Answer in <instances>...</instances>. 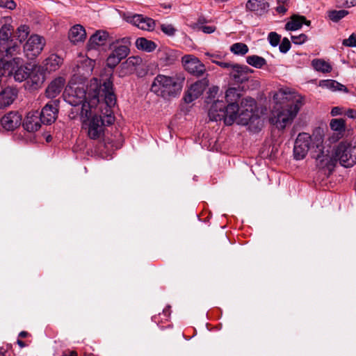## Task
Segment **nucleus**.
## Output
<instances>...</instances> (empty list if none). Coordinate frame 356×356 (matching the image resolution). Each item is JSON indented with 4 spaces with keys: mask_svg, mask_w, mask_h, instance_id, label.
<instances>
[{
    "mask_svg": "<svg viewBox=\"0 0 356 356\" xmlns=\"http://www.w3.org/2000/svg\"><path fill=\"white\" fill-rule=\"evenodd\" d=\"M216 28L214 26H201L198 27V30L203 31L205 33H212L216 31Z\"/></svg>",
    "mask_w": 356,
    "mask_h": 356,
    "instance_id": "3c124183",
    "label": "nucleus"
},
{
    "mask_svg": "<svg viewBox=\"0 0 356 356\" xmlns=\"http://www.w3.org/2000/svg\"><path fill=\"white\" fill-rule=\"evenodd\" d=\"M256 102L251 97L242 99L239 106L236 122L239 124L249 125L250 129L256 131L261 129L263 123L260 117L255 113Z\"/></svg>",
    "mask_w": 356,
    "mask_h": 356,
    "instance_id": "39448f33",
    "label": "nucleus"
},
{
    "mask_svg": "<svg viewBox=\"0 0 356 356\" xmlns=\"http://www.w3.org/2000/svg\"><path fill=\"white\" fill-rule=\"evenodd\" d=\"M314 145L316 149L311 152L312 156L316 159V165L320 168H327L332 171L336 165L337 161L334 152L332 156L325 154L323 151V136L321 134L314 135Z\"/></svg>",
    "mask_w": 356,
    "mask_h": 356,
    "instance_id": "0eeeda50",
    "label": "nucleus"
},
{
    "mask_svg": "<svg viewBox=\"0 0 356 356\" xmlns=\"http://www.w3.org/2000/svg\"><path fill=\"white\" fill-rule=\"evenodd\" d=\"M289 0H277L278 4H285Z\"/></svg>",
    "mask_w": 356,
    "mask_h": 356,
    "instance_id": "680f3d73",
    "label": "nucleus"
},
{
    "mask_svg": "<svg viewBox=\"0 0 356 356\" xmlns=\"http://www.w3.org/2000/svg\"><path fill=\"white\" fill-rule=\"evenodd\" d=\"M312 65L316 71L323 73L330 72L332 70V66L330 63L323 59H314L312 61Z\"/></svg>",
    "mask_w": 356,
    "mask_h": 356,
    "instance_id": "72a5a7b5",
    "label": "nucleus"
},
{
    "mask_svg": "<svg viewBox=\"0 0 356 356\" xmlns=\"http://www.w3.org/2000/svg\"><path fill=\"white\" fill-rule=\"evenodd\" d=\"M228 0H215L216 2H218V3H221V2H226Z\"/></svg>",
    "mask_w": 356,
    "mask_h": 356,
    "instance_id": "0e129e2a",
    "label": "nucleus"
},
{
    "mask_svg": "<svg viewBox=\"0 0 356 356\" xmlns=\"http://www.w3.org/2000/svg\"><path fill=\"white\" fill-rule=\"evenodd\" d=\"M161 31L166 35L169 36H172L175 35L176 32V29L172 24H163L161 25Z\"/></svg>",
    "mask_w": 356,
    "mask_h": 356,
    "instance_id": "37998d69",
    "label": "nucleus"
},
{
    "mask_svg": "<svg viewBox=\"0 0 356 356\" xmlns=\"http://www.w3.org/2000/svg\"><path fill=\"white\" fill-rule=\"evenodd\" d=\"M108 37V34L104 31H98L93 34L88 42L89 49H95L97 47L104 44Z\"/></svg>",
    "mask_w": 356,
    "mask_h": 356,
    "instance_id": "bb28decb",
    "label": "nucleus"
},
{
    "mask_svg": "<svg viewBox=\"0 0 356 356\" xmlns=\"http://www.w3.org/2000/svg\"><path fill=\"white\" fill-rule=\"evenodd\" d=\"M224 103L222 101L214 102L209 111V117L211 121H220L223 118L225 114Z\"/></svg>",
    "mask_w": 356,
    "mask_h": 356,
    "instance_id": "a878e982",
    "label": "nucleus"
},
{
    "mask_svg": "<svg viewBox=\"0 0 356 356\" xmlns=\"http://www.w3.org/2000/svg\"><path fill=\"white\" fill-rule=\"evenodd\" d=\"M22 122V116L17 113L11 111L1 119L3 128L7 131H12L18 127Z\"/></svg>",
    "mask_w": 356,
    "mask_h": 356,
    "instance_id": "2eb2a0df",
    "label": "nucleus"
},
{
    "mask_svg": "<svg viewBox=\"0 0 356 356\" xmlns=\"http://www.w3.org/2000/svg\"><path fill=\"white\" fill-rule=\"evenodd\" d=\"M230 50L234 54L245 55L248 52V47L244 43L236 42L231 46Z\"/></svg>",
    "mask_w": 356,
    "mask_h": 356,
    "instance_id": "58836bf2",
    "label": "nucleus"
},
{
    "mask_svg": "<svg viewBox=\"0 0 356 356\" xmlns=\"http://www.w3.org/2000/svg\"><path fill=\"white\" fill-rule=\"evenodd\" d=\"M245 8L247 10L254 12L258 15H263L267 13L269 3L265 0H248Z\"/></svg>",
    "mask_w": 356,
    "mask_h": 356,
    "instance_id": "412c9836",
    "label": "nucleus"
},
{
    "mask_svg": "<svg viewBox=\"0 0 356 356\" xmlns=\"http://www.w3.org/2000/svg\"><path fill=\"white\" fill-rule=\"evenodd\" d=\"M0 356H4V355L1 354V355H0Z\"/></svg>",
    "mask_w": 356,
    "mask_h": 356,
    "instance_id": "69168bd1",
    "label": "nucleus"
},
{
    "mask_svg": "<svg viewBox=\"0 0 356 356\" xmlns=\"http://www.w3.org/2000/svg\"><path fill=\"white\" fill-rule=\"evenodd\" d=\"M104 83L99 88L96 85L85 89L83 86L70 88L65 90V101L74 107L81 104L80 116H89L102 103L100 97H104Z\"/></svg>",
    "mask_w": 356,
    "mask_h": 356,
    "instance_id": "f03ea898",
    "label": "nucleus"
},
{
    "mask_svg": "<svg viewBox=\"0 0 356 356\" xmlns=\"http://www.w3.org/2000/svg\"><path fill=\"white\" fill-rule=\"evenodd\" d=\"M273 99L277 102L284 99L293 102L291 105L275 108L272 112L270 123L278 129H284L291 124L296 117L304 104V98L296 92H291L288 88H281L273 95Z\"/></svg>",
    "mask_w": 356,
    "mask_h": 356,
    "instance_id": "7ed1b4c3",
    "label": "nucleus"
},
{
    "mask_svg": "<svg viewBox=\"0 0 356 356\" xmlns=\"http://www.w3.org/2000/svg\"><path fill=\"white\" fill-rule=\"evenodd\" d=\"M136 46L138 49L147 52H152L156 48L155 42L145 38H138L136 41Z\"/></svg>",
    "mask_w": 356,
    "mask_h": 356,
    "instance_id": "c756f323",
    "label": "nucleus"
},
{
    "mask_svg": "<svg viewBox=\"0 0 356 356\" xmlns=\"http://www.w3.org/2000/svg\"><path fill=\"white\" fill-rule=\"evenodd\" d=\"M22 59L14 57L10 60L4 58L0 60V74L2 76H10L13 74L15 81L22 82L27 80L30 69L22 66Z\"/></svg>",
    "mask_w": 356,
    "mask_h": 356,
    "instance_id": "423d86ee",
    "label": "nucleus"
},
{
    "mask_svg": "<svg viewBox=\"0 0 356 356\" xmlns=\"http://www.w3.org/2000/svg\"><path fill=\"white\" fill-rule=\"evenodd\" d=\"M131 44L129 38H123L120 40H116L113 43V53L120 60L126 58L129 53V45Z\"/></svg>",
    "mask_w": 356,
    "mask_h": 356,
    "instance_id": "f3484780",
    "label": "nucleus"
},
{
    "mask_svg": "<svg viewBox=\"0 0 356 356\" xmlns=\"http://www.w3.org/2000/svg\"><path fill=\"white\" fill-rule=\"evenodd\" d=\"M30 29L26 25H22L18 27L17 31V38L20 42H24L28 37Z\"/></svg>",
    "mask_w": 356,
    "mask_h": 356,
    "instance_id": "a19ab883",
    "label": "nucleus"
},
{
    "mask_svg": "<svg viewBox=\"0 0 356 356\" xmlns=\"http://www.w3.org/2000/svg\"><path fill=\"white\" fill-rule=\"evenodd\" d=\"M241 97L240 88H229L225 92V99L229 104L234 103Z\"/></svg>",
    "mask_w": 356,
    "mask_h": 356,
    "instance_id": "2f4dec72",
    "label": "nucleus"
},
{
    "mask_svg": "<svg viewBox=\"0 0 356 356\" xmlns=\"http://www.w3.org/2000/svg\"><path fill=\"white\" fill-rule=\"evenodd\" d=\"M291 48V43L288 38H283L282 42L280 44L279 49L282 53H286Z\"/></svg>",
    "mask_w": 356,
    "mask_h": 356,
    "instance_id": "09e8293b",
    "label": "nucleus"
},
{
    "mask_svg": "<svg viewBox=\"0 0 356 356\" xmlns=\"http://www.w3.org/2000/svg\"><path fill=\"white\" fill-rule=\"evenodd\" d=\"M223 111L225 114L222 120L226 125H232L237 120L239 106L237 104H228L227 106H224Z\"/></svg>",
    "mask_w": 356,
    "mask_h": 356,
    "instance_id": "aec40b11",
    "label": "nucleus"
},
{
    "mask_svg": "<svg viewBox=\"0 0 356 356\" xmlns=\"http://www.w3.org/2000/svg\"><path fill=\"white\" fill-rule=\"evenodd\" d=\"M314 135L316 134H313L312 136L305 132L298 134L293 147V156L296 160L303 159L309 149L312 151L316 149V145H314Z\"/></svg>",
    "mask_w": 356,
    "mask_h": 356,
    "instance_id": "1a4fd4ad",
    "label": "nucleus"
},
{
    "mask_svg": "<svg viewBox=\"0 0 356 356\" xmlns=\"http://www.w3.org/2000/svg\"><path fill=\"white\" fill-rule=\"evenodd\" d=\"M212 62L221 67L229 69V70L234 65V63H232L230 62H222L216 60H212Z\"/></svg>",
    "mask_w": 356,
    "mask_h": 356,
    "instance_id": "603ef678",
    "label": "nucleus"
},
{
    "mask_svg": "<svg viewBox=\"0 0 356 356\" xmlns=\"http://www.w3.org/2000/svg\"><path fill=\"white\" fill-rule=\"evenodd\" d=\"M45 45V40L38 35H31L24 46V51L26 57L33 59L42 52Z\"/></svg>",
    "mask_w": 356,
    "mask_h": 356,
    "instance_id": "9b49d317",
    "label": "nucleus"
},
{
    "mask_svg": "<svg viewBox=\"0 0 356 356\" xmlns=\"http://www.w3.org/2000/svg\"><path fill=\"white\" fill-rule=\"evenodd\" d=\"M291 38L294 44H302L307 40V36L302 33L298 35H291Z\"/></svg>",
    "mask_w": 356,
    "mask_h": 356,
    "instance_id": "49530a36",
    "label": "nucleus"
},
{
    "mask_svg": "<svg viewBox=\"0 0 356 356\" xmlns=\"http://www.w3.org/2000/svg\"><path fill=\"white\" fill-rule=\"evenodd\" d=\"M246 62L248 64L256 68H261L266 64V60L265 58L257 55L248 56L246 58Z\"/></svg>",
    "mask_w": 356,
    "mask_h": 356,
    "instance_id": "c9c22d12",
    "label": "nucleus"
},
{
    "mask_svg": "<svg viewBox=\"0 0 356 356\" xmlns=\"http://www.w3.org/2000/svg\"><path fill=\"white\" fill-rule=\"evenodd\" d=\"M113 86V82L110 79L104 81V99L102 100V103L89 116H80L82 127L90 140L102 141L105 134V127L112 124L115 121L112 108L116 104V97Z\"/></svg>",
    "mask_w": 356,
    "mask_h": 356,
    "instance_id": "f257e3e1",
    "label": "nucleus"
},
{
    "mask_svg": "<svg viewBox=\"0 0 356 356\" xmlns=\"http://www.w3.org/2000/svg\"><path fill=\"white\" fill-rule=\"evenodd\" d=\"M325 86L333 91L339 90V91H346V88L345 86L339 83L337 81L334 80H327L325 81Z\"/></svg>",
    "mask_w": 356,
    "mask_h": 356,
    "instance_id": "ea45409f",
    "label": "nucleus"
},
{
    "mask_svg": "<svg viewBox=\"0 0 356 356\" xmlns=\"http://www.w3.org/2000/svg\"><path fill=\"white\" fill-rule=\"evenodd\" d=\"M218 91H219V87L212 86L211 88H209V95L214 97L216 95H217Z\"/></svg>",
    "mask_w": 356,
    "mask_h": 356,
    "instance_id": "4d7b16f0",
    "label": "nucleus"
},
{
    "mask_svg": "<svg viewBox=\"0 0 356 356\" xmlns=\"http://www.w3.org/2000/svg\"><path fill=\"white\" fill-rule=\"evenodd\" d=\"M17 95V91L11 88H6L0 92V108L9 106Z\"/></svg>",
    "mask_w": 356,
    "mask_h": 356,
    "instance_id": "b1692460",
    "label": "nucleus"
},
{
    "mask_svg": "<svg viewBox=\"0 0 356 356\" xmlns=\"http://www.w3.org/2000/svg\"><path fill=\"white\" fill-rule=\"evenodd\" d=\"M16 6V3L13 0H0V7L14 10Z\"/></svg>",
    "mask_w": 356,
    "mask_h": 356,
    "instance_id": "8fccbe9b",
    "label": "nucleus"
},
{
    "mask_svg": "<svg viewBox=\"0 0 356 356\" xmlns=\"http://www.w3.org/2000/svg\"><path fill=\"white\" fill-rule=\"evenodd\" d=\"M41 123L42 120L40 118L39 113L34 111L28 113L23 123V126L28 131L34 132L40 128Z\"/></svg>",
    "mask_w": 356,
    "mask_h": 356,
    "instance_id": "6ab92c4d",
    "label": "nucleus"
},
{
    "mask_svg": "<svg viewBox=\"0 0 356 356\" xmlns=\"http://www.w3.org/2000/svg\"><path fill=\"white\" fill-rule=\"evenodd\" d=\"M342 44L346 47H356V35L354 33H352L348 39L343 40Z\"/></svg>",
    "mask_w": 356,
    "mask_h": 356,
    "instance_id": "de8ad7c7",
    "label": "nucleus"
},
{
    "mask_svg": "<svg viewBox=\"0 0 356 356\" xmlns=\"http://www.w3.org/2000/svg\"><path fill=\"white\" fill-rule=\"evenodd\" d=\"M44 81V75L39 67H34L29 71L27 83L30 84L32 89L40 87Z\"/></svg>",
    "mask_w": 356,
    "mask_h": 356,
    "instance_id": "4be33fe9",
    "label": "nucleus"
},
{
    "mask_svg": "<svg viewBox=\"0 0 356 356\" xmlns=\"http://www.w3.org/2000/svg\"><path fill=\"white\" fill-rule=\"evenodd\" d=\"M160 59L165 65H169L173 64L176 60V56L174 51L165 49L160 52Z\"/></svg>",
    "mask_w": 356,
    "mask_h": 356,
    "instance_id": "f704fd0d",
    "label": "nucleus"
},
{
    "mask_svg": "<svg viewBox=\"0 0 356 356\" xmlns=\"http://www.w3.org/2000/svg\"><path fill=\"white\" fill-rule=\"evenodd\" d=\"M330 127L335 133L330 137L329 140L334 143L343 136L346 131V121L342 118H334L330 120Z\"/></svg>",
    "mask_w": 356,
    "mask_h": 356,
    "instance_id": "dca6fc26",
    "label": "nucleus"
},
{
    "mask_svg": "<svg viewBox=\"0 0 356 356\" xmlns=\"http://www.w3.org/2000/svg\"><path fill=\"white\" fill-rule=\"evenodd\" d=\"M251 72L252 70L246 65L234 64L229 75L236 83H243L247 80L246 75Z\"/></svg>",
    "mask_w": 356,
    "mask_h": 356,
    "instance_id": "a211bd4d",
    "label": "nucleus"
},
{
    "mask_svg": "<svg viewBox=\"0 0 356 356\" xmlns=\"http://www.w3.org/2000/svg\"><path fill=\"white\" fill-rule=\"evenodd\" d=\"M268 39L273 47H276L280 43V35L275 32H270L268 34Z\"/></svg>",
    "mask_w": 356,
    "mask_h": 356,
    "instance_id": "c03bdc74",
    "label": "nucleus"
},
{
    "mask_svg": "<svg viewBox=\"0 0 356 356\" xmlns=\"http://www.w3.org/2000/svg\"><path fill=\"white\" fill-rule=\"evenodd\" d=\"M206 22V19L204 17H200L197 20V22L193 25V27L194 29H198V27H200L201 26H204L203 24Z\"/></svg>",
    "mask_w": 356,
    "mask_h": 356,
    "instance_id": "5fc2aeb1",
    "label": "nucleus"
},
{
    "mask_svg": "<svg viewBox=\"0 0 356 356\" xmlns=\"http://www.w3.org/2000/svg\"><path fill=\"white\" fill-rule=\"evenodd\" d=\"M181 63L184 70L194 76L201 77L207 74V69L204 64L194 55H184L181 58Z\"/></svg>",
    "mask_w": 356,
    "mask_h": 356,
    "instance_id": "9d476101",
    "label": "nucleus"
},
{
    "mask_svg": "<svg viewBox=\"0 0 356 356\" xmlns=\"http://www.w3.org/2000/svg\"><path fill=\"white\" fill-rule=\"evenodd\" d=\"M67 356H77V353L75 351L70 352V354Z\"/></svg>",
    "mask_w": 356,
    "mask_h": 356,
    "instance_id": "e2e57ef3",
    "label": "nucleus"
},
{
    "mask_svg": "<svg viewBox=\"0 0 356 356\" xmlns=\"http://www.w3.org/2000/svg\"><path fill=\"white\" fill-rule=\"evenodd\" d=\"M122 60H120L118 56H116L113 53L111 52V54L108 57L106 62L108 67L111 68H114L116 65H118L120 62Z\"/></svg>",
    "mask_w": 356,
    "mask_h": 356,
    "instance_id": "79ce46f5",
    "label": "nucleus"
},
{
    "mask_svg": "<svg viewBox=\"0 0 356 356\" xmlns=\"http://www.w3.org/2000/svg\"><path fill=\"white\" fill-rule=\"evenodd\" d=\"M63 63V58L56 54L50 55L44 60V67L46 70L49 72H54L57 70Z\"/></svg>",
    "mask_w": 356,
    "mask_h": 356,
    "instance_id": "c85d7f7f",
    "label": "nucleus"
},
{
    "mask_svg": "<svg viewBox=\"0 0 356 356\" xmlns=\"http://www.w3.org/2000/svg\"><path fill=\"white\" fill-rule=\"evenodd\" d=\"M8 45L6 47L1 46V51H5V56L10 58L13 57L20 51V47L15 42H13V40H10L9 42H7Z\"/></svg>",
    "mask_w": 356,
    "mask_h": 356,
    "instance_id": "473e14b6",
    "label": "nucleus"
},
{
    "mask_svg": "<svg viewBox=\"0 0 356 356\" xmlns=\"http://www.w3.org/2000/svg\"><path fill=\"white\" fill-rule=\"evenodd\" d=\"M346 114L350 118H352V119H355L356 118V111L355 110L348 109L346 111Z\"/></svg>",
    "mask_w": 356,
    "mask_h": 356,
    "instance_id": "6e6d98bb",
    "label": "nucleus"
},
{
    "mask_svg": "<svg viewBox=\"0 0 356 356\" xmlns=\"http://www.w3.org/2000/svg\"><path fill=\"white\" fill-rule=\"evenodd\" d=\"M303 24L309 26L311 22L307 20L304 16L293 15L291 20L285 24V29L288 31H296L300 29Z\"/></svg>",
    "mask_w": 356,
    "mask_h": 356,
    "instance_id": "cd10ccee",
    "label": "nucleus"
},
{
    "mask_svg": "<svg viewBox=\"0 0 356 356\" xmlns=\"http://www.w3.org/2000/svg\"><path fill=\"white\" fill-rule=\"evenodd\" d=\"M13 31V27L10 24H3L0 29V49L1 50V46L3 44V42H9L11 40V35Z\"/></svg>",
    "mask_w": 356,
    "mask_h": 356,
    "instance_id": "7c9ffc66",
    "label": "nucleus"
},
{
    "mask_svg": "<svg viewBox=\"0 0 356 356\" xmlns=\"http://www.w3.org/2000/svg\"><path fill=\"white\" fill-rule=\"evenodd\" d=\"M65 85V79L62 77H58L54 79L46 89L45 93L47 97H56L61 92Z\"/></svg>",
    "mask_w": 356,
    "mask_h": 356,
    "instance_id": "5701e85b",
    "label": "nucleus"
},
{
    "mask_svg": "<svg viewBox=\"0 0 356 356\" xmlns=\"http://www.w3.org/2000/svg\"><path fill=\"white\" fill-rule=\"evenodd\" d=\"M126 20L138 29L147 31H153L156 25L154 19L139 14L129 15Z\"/></svg>",
    "mask_w": 356,
    "mask_h": 356,
    "instance_id": "f8f14e48",
    "label": "nucleus"
},
{
    "mask_svg": "<svg viewBox=\"0 0 356 356\" xmlns=\"http://www.w3.org/2000/svg\"><path fill=\"white\" fill-rule=\"evenodd\" d=\"M341 113H342V108L339 106L333 107L330 112V114L332 115V116L339 115Z\"/></svg>",
    "mask_w": 356,
    "mask_h": 356,
    "instance_id": "864d4df0",
    "label": "nucleus"
},
{
    "mask_svg": "<svg viewBox=\"0 0 356 356\" xmlns=\"http://www.w3.org/2000/svg\"><path fill=\"white\" fill-rule=\"evenodd\" d=\"M276 10L279 13L284 14L286 12L287 8L284 6V4H279V6L276 8Z\"/></svg>",
    "mask_w": 356,
    "mask_h": 356,
    "instance_id": "13d9d810",
    "label": "nucleus"
},
{
    "mask_svg": "<svg viewBox=\"0 0 356 356\" xmlns=\"http://www.w3.org/2000/svg\"><path fill=\"white\" fill-rule=\"evenodd\" d=\"M142 59L138 56H131L127 59V60L122 63V65L129 69V70H133L136 66H138L141 64Z\"/></svg>",
    "mask_w": 356,
    "mask_h": 356,
    "instance_id": "4c0bfd02",
    "label": "nucleus"
},
{
    "mask_svg": "<svg viewBox=\"0 0 356 356\" xmlns=\"http://www.w3.org/2000/svg\"><path fill=\"white\" fill-rule=\"evenodd\" d=\"M337 3L341 8H351L356 5V0H337Z\"/></svg>",
    "mask_w": 356,
    "mask_h": 356,
    "instance_id": "a18cd8bd",
    "label": "nucleus"
},
{
    "mask_svg": "<svg viewBox=\"0 0 356 356\" xmlns=\"http://www.w3.org/2000/svg\"><path fill=\"white\" fill-rule=\"evenodd\" d=\"M17 344L19 345V346L20 348H24V347H26V344L23 341H22V340H20V339H17Z\"/></svg>",
    "mask_w": 356,
    "mask_h": 356,
    "instance_id": "bf43d9fd",
    "label": "nucleus"
},
{
    "mask_svg": "<svg viewBox=\"0 0 356 356\" xmlns=\"http://www.w3.org/2000/svg\"><path fill=\"white\" fill-rule=\"evenodd\" d=\"M29 335V334L27 332H26V331H22V332L19 334V337H22V338H24V337H28Z\"/></svg>",
    "mask_w": 356,
    "mask_h": 356,
    "instance_id": "052dcab7",
    "label": "nucleus"
},
{
    "mask_svg": "<svg viewBox=\"0 0 356 356\" xmlns=\"http://www.w3.org/2000/svg\"><path fill=\"white\" fill-rule=\"evenodd\" d=\"M184 80L185 77L181 73L170 76L159 74L151 86V91L165 99L175 97L180 93Z\"/></svg>",
    "mask_w": 356,
    "mask_h": 356,
    "instance_id": "20e7f679",
    "label": "nucleus"
},
{
    "mask_svg": "<svg viewBox=\"0 0 356 356\" xmlns=\"http://www.w3.org/2000/svg\"><path fill=\"white\" fill-rule=\"evenodd\" d=\"M209 85V80L207 78H203L194 83H193L184 96V101L186 103H191L195 99H197L202 95L204 90Z\"/></svg>",
    "mask_w": 356,
    "mask_h": 356,
    "instance_id": "ddd939ff",
    "label": "nucleus"
},
{
    "mask_svg": "<svg viewBox=\"0 0 356 356\" xmlns=\"http://www.w3.org/2000/svg\"><path fill=\"white\" fill-rule=\"evenodd\" d=\"M58 111V109L56 101L47 104L39 113L42 123L44 124H51L53 123L57 118Z\"/></svg>",
    "mask_w": 356,
    "mask_h": 356,
    "instance_id": "4468645a",
    "label": "nucleus"
},
{
    "mask_svg": "<svg viewBox=\"0 0 356 356\" xmlns=\"http://www.w3.org/2000/svg\"><path fill=\"white\" fill-rule=\"evenodd\" d=\"M349 14V11L346 10H332L327 13V16L330 20L334 22H338Z\"/></svg>",
    "mask_w": 356,
    "mask_h": 356,
    "instance_id": "e433bc0d",
    "label": "nucleus"
},
{
    "mask_svg": "<svg viewBox=\"0 0 356 356\" xmlns=\"http://www.w3.org/2000/svg\"><path fill=\"white\" fill-rule=\"evenodd\" d=\"M333 152L337 162L346 168L356 163V146L348 140L340 142L334 149Z\"/></svg>",
    "mask_w": 356,
    "mask_h": 356,
    "instance_id": "6e6552de",
    "label": "nucleus"
},
{
    "mask_svg": "<svg viewBox=\"0 0 356 356\" xmlns=\"http://www.w3.org/2000/svg\"><path fill=\"white\" fill-rule=\"evenodd\" d=\"M68 38L74 44L83 42L86 38V30L83 26L80 24H76L70 29Z\"/></svg>",
    "mask_w": 356,
    "mask_h": 356,
    "instance_id": "393cba45",
    "label": "nucleus"
}]
</instances>
